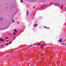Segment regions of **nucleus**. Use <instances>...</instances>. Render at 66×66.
Wrapping results in <instances>:
<instances>
[{
	"mask_svg": "<svg viewBox=\"0 0 66 66\" xmlns=\"http://www.w3.org/2000/svg\"><path fill=\"white\" fill-rule=\"evenodd\" d=\"M45 45H42V49H43V48H44V46Z\"/></svg>",
	"mask_w": 66,
	"mask_h": 66,
	"instance_id": "1",
	"label": "nucleus"
},
{
	"mask_svg": "<svg viewBox=\"0 0 66 66\" xmlns=\"http://www.w3.org/2000/svg\"><path fill=\"white\" fill-rule=\"evenodd\" d=\"M38 26V24H35L33 26L34 27H36V26Z\"/></svg>",
	"mask_w": 66,
	"mask_h": 66,
	"instance_id": "2",
	"label": "nucleus"
},
{
	"mask_svg": "<svg viewBox=\"0 0 66 66\" xmlns=\"http://www.w3.org/2000/svg\"><path fill=\"white\" fill-rule=\"evenodd\" d=\"M0 40L1 41H2V42H3V41H4V40H3V39L2 38H0Z\"/></svg>",
	"mask_w": 66,
	"mask_h": 66,
	"instance_id": "3",
	"label": "nucleus"
},
{
	"mask_svg": "<svg viewBox=\"0 0 66 66\" xmlns=\"http://www.w3.org/2000/svg\"><path fill=\"white\" fill-rule=\"evenodd\" d=\"M26 13L27 16H28V15H29V12H28V11H27Z\"/></svg>",
	"mask_w": 66,
	"mask_h": 66,
	"instance_id": "4",
	"label": "nucleus"
},
{
	"mask_svg": "<svg viewBox=\"0 0 66 66\" xmlns=\"http://www.w3.org/2000/svg\"><path fill=\"white\" fill-rule=\"evenodd\" d=\"M14 31L16 33H17V30L16 29H14Z\"/></svg>",
	"mask_w": 66,
	"mask_h": 66,
	"instance_id": "5",
	"label": "nucleus"
},
{
	"mask_svg": "<svg viewBox=\"0 0 66 66\" xmlns=\"http://www.w3.org/2000/svg\"><path fill=\"white\" fill-rule=\"evenodd\" d=\"M62 41V39H61L59 40V42H61Z\"/></svg>",
	"mask_w": 66,
	"mask_h": 66,
	"instance_id": "6",
	"label": "nucleus"
},
{
	"mask_svg": "<svg viewBox=\"0 0 66 66\" xmlns=\"http://www.w3.org/2000/svg\"><path fill=\"white\" fill-rule=\"evenodd\" d=\"M61 45H63V46H64V44L61 43Z\"/></svg>",
	"mask_w": 66,
	"mask_h": 66,
	"instance_id": "7",
	"label": "nucleus"
},
{
	"mask_svg": "<svg viewBox=\"0 0 66 66\" xmlns=\"http://www.w3.org/2000/svg\"><path fill=\"white\" fill-rule=\"evenodd\" d=\"M8 38H8V37H6V38H5V40L7 39H8Z\"/></svg>",
	"mask_w": 66,
	"mask_h": 66,
	"instance_id": "8",
	"label": "nucleus"
},
{
	"mask_svg": "<svg viewBox=\"0 0 66 66\" xmlns=\"http://www.w3.org/2000/svg\"><path fill=\"white\" fill-rule=\"evenodd\" d=\"M4 45L3 44V45H1L0 47H2V46H4Z\"/></svg>",
	"mask_w": 66,
	"mask_h": 66,
	"instance_id": "9",
	"label": "nucleus"
},
{
	"mask_svg": "<svg viewBox=\"0 0 66 66\" xmlns=\"http://www.w3.org/2000/svg\"><path fill=\"white\" fill-rule=\"evenodd\" d=\"M17 23L18 24H19V22H18Z\"/></svg>",
	"mask_w": 66,
	"mask_h": 66,
	"instance_id": "10",
	"label": "nucleus"
},
{
	"mask_svg": "<svg viewBox=\"0 0 66 66\" xmlns=\"http://www.w3.org/2000/svg\"><path fill=\"white\" fill-rule=\"evenodd\" d=\"M63 5H62L61 6V8H63Z\"/></svg>",
	"mask_w": 66,
	"mask_h": 66,
	"instance_id": "11",
	"label": "nucleus"
},
{
	"mask_svg": "<svg viewBox=\"0 0 66 66\" xmlns=\"http://www.w3.org/2000/svg\"><path fill=\"white\" fill-rule=\"evenodd\" d=\"M21 2H23V1L22 0L21 1Z\"/></svg>",
	"mask_w": 66,
	"mask_h": 66,
	"instance_id": "12",
	"label": "nucleus"
},
{
	"mask_svg": "<svg viewBox=\"0 0 66 66\" xmlns=\"http://www.w3.org/2000/svg\"><path fill=\"white\" fill-rule=\"evenodd\" d=\"M5 45H9V44L7 43V44H6Z\"/></svg>",
	"mask_w": 66,
	"mask_h": 66,
	"instance_id": "13",
	"label": "nucleus"
},
{
	"mask_svg": "<svg viewBox=\"0 0 66 66\" xmlns=\"http://www.w3.org/2000/svg\"><path fill=\"white\" fill-rule=\"evenodd\" d=\"M8 34H9V35H11V34L10 33H8Z\"/></svg>",
	"mask_w": 66,
	"mask_h": 66,
	"instance_id": "14",
	"label": "nucleus"
},
{
	"mask_svg": "<svg viewBox=\"0 0 66 66\" xmlns=\"http://www.w3.org/2000/svg\"><path fill=\"white\" fill-rule=\"evenodd\" d=\"M12 43V42H10L9 43V44H11V43Z\"/></svg>",
	"mask_w": 66,
	"mask_h": 66,
	"instance_id": "15",
	"label": "nucleus"
},
{
	"mask_svg": "<svg viewBox=\"0 0 66 66\" xmlns=\"http://www.w3.org/2000/svg\"><path fill=\"white\" fill-rule=\"evenodd\" d=\"M46 29H50V28H48V27H46Z\"/></svg>",
	"mask_w": 66,
	"mask_h": 66,
	"instance_id": "16",
	"label": "nucleus"
},
{
	"mask_svg": "<svg viewBox=\"0 0 66 66\" xmlns=\"http://www.w3.org/2000/svg\"><path fill=\"white\" fill-rule=\"evenodd\" d=\"M11 53H12L11 52H10L8 53V54H10Z\"/></svg>",
	"mask_w": 66,
	"mask_h": 66,
	"instance_id": "17",
	"label": "nucleus"
},
{
	"mask_svg": "<svg viewBox=\"0 0 66 66\" xmlns=\"http://www.w3.org/2000/svg\"><path fill=\"white\" fill-rule=\"evenodd\" d=\"M40 46H41V49H42V45H40Z\"/></svg>",
	"mask_w": 66,
	"mask_h": 66,
	"instance_id": "18",
	"label": "nucleus"
},
{
	"mask_svg": "<svg viewBox=\"0 0 66 66\" xmlns=\"http://www.w3.org/2000/svg\"><path fill=\"white\" fill-rule=\"evenodd\" d=\"M15 32H14V33H13V34H14V35H15Z\"/></svg>",
	"mask_w": 66,
	"mask_h": 66,
	"instance_id": "19",
	"label": "nucleus"
},
{
	"mask_svg": "<svg viewBox=\"0 0 66 66\" xmlns=\"http://www.w3.org/2000/svg\"><path fill=\"white\" fill-rule=\"evenodd\" d=\"M13 22H15V21H14V20H13Z\"/></svg>",
	"mask_w": 66,
	"mask_h": 66,
	"instance_id": "20",
	"label": "nucleus"
},
{
	"mask_svg": "<svg viewBox=\"0 0 66 66\" xmlns=\"http://www.w3.org/2000/svg\"><path fill=\"white\" fill-rule=\"evenodd\" d=\"M44 27L45 28H46V26H44Z\"/></svg>",
	"mask_w": 66,
	"mask_h": 66,
	"instance_id": "21",
	"label": "nucleus"
},
{
	"mask_svg": "<svg viewBox=\"0 0 66 66\" xmlns=\"http://www.w3.org/2000/svg\"><path fill=\"white\" fill-rule=\"evenodd\" d=\"M13 51H11V52H13Z\"/></svg>",
	"mask_w": 66,
	"mask_h": 66,
	"instance_id": "22",
	"label": "nucleus"
},
{
	"mask_svg": "<svg viewBox=\"0 0 66 66\" xmlns=\"http://www.w3.org/2000/svg\"><path fill=\"white\" fill-rule=\"evenodd\" d=\"M40 45V44L39 43L38 44V45Z\"/></svg>",
	"mask_w": 66,
	"mask_h": 66,
	"instance_id": "23",
	"label": "nucleus"
},
{
	"mask_svg": "<svg viewBox=\"0 0 66 66\" xmlns=\"http://www.w3.org/2000/svg\"><path fill=\"white\" fill-rule=\"evenodd\" d=\"M9 40H7V42H9Z\"/></svg>",
	"mask_w": 66,
	"mask_h": 66,
	"instance_id": "24",
	"label": "nucleus"
},
{
	"mask_svg": "<svg viewBox=\"0 0 66 66\" xmlns=\"http://www.w3.org/2000/svg\"><path fill=\"white\" fill-rule=\"evenodd\" d=\"M33 46V45H29V46Z\"/></svg>",
	"mask_w": 66,
	"mask_h": 66,
	"instance_id": "25",
	"label": "nucleus"
},
{
	"mask_svg": "<svg viewBox=\"0 0 66 66\" xmlns=\"http://www.w3.org/2000/svg\"><path fill=\"white\" fill-rule=\"evenodd\" d=\"M34 8H35V7H33V9H34Z\"/></svg>",
	"mask_w": 66,
	"mask_h": 66,
	"instance_id": "26",
	"label": "nucleus"
},
{
	"mask_svg": "<svg viewBox=\"0 0 66 66\" xmlns=\"http://www.w3.org/2000/svg\"><path fill=\"white\" fill-rule=\"evenodd\" d=\"M55 4L56 5H57V4H55Z\"/></svg>",
	"mask_w": 66,
	"mask_h": 66,
	"instance_id": "27",
	"label": "nucleus"
},
{
	"mask_svg": "<svg viewBox=\"0 0 66 66\" xmlns=\"http://www.w3.org/2000/svg\"><path fill=\"white\" fill-rule=\"evenodd\" d=\"M15 36L14 37V38H15Z\"/></svg>",
	"mask_w": 66,
	"mask_h": 66,
	"instance_id": "28",
	"label": "nucleus"
},
{
	"mask_svg": "<svg viewBox=\"0 0 66 66\" xmlns=\"http://www.w3.org/2000/svg\"><path fill=\"white\" fill-rule=\"evenodd\" d=\"M37 45V44H36V45Z\"/></svg>",
	"mask_w": 66,
	"mask_h": 66,
	"instance_id": "29",
	"label": "nucleus"
},
{
	"mask_svg": "<svg viewBox=\"0 0 66 66\" xmlns=\"http://www.w3.org/2000/svg\"><path fill=\"white\" fill-rule=\"evenodd\" d=\"M21 31V32H22V31Z\"/></svg>",
	"mask_w": 66,
	"mask_h": 66,
	"instance_id": "30",
	"label": "nucleus"
},
{
	"mask_svg": "<svg viewBox=\"0 0 66 66\" xmlns=\"http://www.w3.org/2000/svg\"><path fill=\"white\" fill-rule=\"evenodd\" d=\"M31 1V2H32V1L31 0V1Z\"/></svg>",
	"mask_w": 66,
	"mask_h": 66,
	"instance_id": "31",
	"label": "nucleus"
},
{
	"mask_svg": "<svg viewBox=\"0 0 66 66\" xmlns=\"http://www.w3.org/2000/svg\"><path fill=\"white\" fill-rule=\"evenodd\" d=\"M62 30H64V28H63L62 29Z\"/></svg>",
	"mask_w": 66,
	"mask_h": 66,
	"instance_id": "32",
	"label": "nucleus"
},
{
	"mask_svg": "<svg viewBox=\"0 0 66 66\" xmlns=\"http://www.w3.org/2000/svg\"><path fill=\"white\" fill-rule=\"evenodd\" d=\"M51 5H52V4H51Z\"/></svg>",
	"mask_w": 66,
	"mask_h": 66,
	"instance_id": "33",
	"label": "nucleus"
},
{
	"mask_svg": "<svg viewBox=\"0 0 66 66\" xmlns=\"http://www.w3.org/2000/svg\"><path fill=\"white\" fill-rule=\"evenodd\" d=\"M1 21H2V20H1Z\"/></svg>",
	"mask_w": 66,
	"mask_h": 66,
	"instance_id": "34",
	"label": "nucleus"
},
{
	"mask_svg": "<svg viewBox=\"0 0 66 66\" xmlns=\"http://www.w3.org/2000/svg\"><path fill=\"white\" fill-rule=\"evenodd\" d=\"M65 26H66V24H65Z\"/></svg>",
	"mask_w": 66,
	"mask_h": 66,
	"instance_id": "35",
	"label": "nucleus"
},
{
	"mask_svg": "<svg viewBox=\"0 0 66 66\" xmlns=\"http://www.w3.org/2000/svg\"><path fill=\"white\" fill-rule=\"evenodd\" d=\"M42 9H43V7H42Z\"/></svg>",
	"mask_w": 66,
	"mask_h": 66,
	"instance_id": "36",
	"label": "nucleus"
},
{
	"mask_svg": "<svg viewBox=\"0 0 66 66\" xmlns=\"http://www.w3.org/2000/svg\"><path fill=\"white\" fill-rule=\"evenodd\" d=\"M62 42H64V41H62Z\"/></svg>",
	"mask_w": 66,
	"mask_h": 66,
	"instance_id": "37",
	"label": "nucleus"
},
{
	"mask_svg": "<svg viewBox=\"0 0 66 66\" xmlns=\"http://www.w3.org/2000/svg\"><path fill=\"white\" fill-rule=\"evenodd\" d=\"M34 16H35V15H34Z\"/></svg>",
	"mask_w": 66,
	"mask_h": 66,
	"instance_id": "38",
	"label": "nucleus"
},
{
	"mask_svg": "<svg viewBox=\"0 0 66 66\" xmlns=\"http://www.w3.org/2000/svg\"><path fill=\"white\" fill-rule=\"evenodd\" d=\"M0 44H1V43H0Z\"/></svg>",
	"mask_w": 66,
	"mask_h": 66,
	"instance_id": "39",
	"label": "nucleus"
},
{
	"mask_svg": "<svg viewBox=\"0 0 66 66\" xmlns=\"http://www.w3.org/2000/svg\"><path fill=\"white\" fill-rule=\"evenodd\" d=\"M32 1H33V0H32Z\"/></svg>",
	"mask_w": 66,
	"mask_h": 66,
	"instance_id": "40",
	"label": "nucleus"
},
{
	"mask_svg": "<svg viewBox=\"0 0 66 66\" xmlns=\"http://www.w3.org/2000/svg\"><path fill=\"white\" fill-rule=\"evenodd\" d=\"M41 8H42V7H41Z\"/></svg>",
	"mask_w": 66,
	"mask_h": 66,
	"instance_id": "41",
	"label": "nucleus"
}]
</instances>
